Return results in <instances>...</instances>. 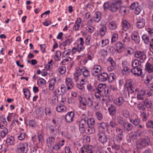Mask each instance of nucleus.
Wrapping results in <instances>:
<instances>
[{"instance_id": "nucleus-61", "label": "nucleus", "mask_w": 153, "mask_h": 153, "mask_svg": "<svg viewBox=\"0 0 153 153\" xmlns=\"http://www.w3.org/2000/svg\"><path fill=\"white\" fill-rule=\"evenodd\" d=\"M108 62L111 65H115L116 63L113 59L111 57L108 58L107 60Z\"/></svg>"}, {"instance_id": "nucleus-56", "label": "nucleus", "mask_w": 153, "mask_h": 153, "mask_svg": "<svg viewBox=\"0 0 153 153\" xmlns=\"http://www.w3.org/2000/svg\"><path fill=\"white\" fill-rule=\"evenodd\" d=\"M29 126L32 127H34L37 126V123L34 120H30L29 122Z\"/></svg>"}, {"instance_id": "nucleus-22", "label": "nucleus", "mask_w": 153, "mask_h": 153, "mask_svg": "<svg viewBox=\"0 0 153 153\" xmlns=\"http://www.w3.org/2000/svg\"><path fill=\"white\" fill-rule=\"evenodd\" d=\"M56 80L55 78H53L49 81V87L50 91H53L54 88Z\"/></svg>"}, {"instance_id": "nucleus-25", "label": "nucleus", "mask_w": 153, "mask_h": 153, "mask_svg": "<svg viewBox=\"0 0 153 153\" xmlns=\"http://www.w3.org/2000/svg\"><path fill=\"white\" fill-rule=\"evenodd\" d=\"M81 75L80 68L79 67H76L75 72L74 74V78L76 81L78 80L79 77Z\"/></svg>"}, {"instance_id": "nucleus-1", "label": "nucleus", "mask_w": 153, "mask_h": 153, "mask_svg": "<svg viewBox=\"0 0 153 153\" xmlns=\"http://www.w3.org/2000/svg\"><path fill=\"white\" fill-rule=\"evenodd\" d=\"M93 101L94 97L91 94L86 97H80L79 99V107L85 110L87 106L91 107L93 105Z\"/></svg>"}, {"instance_id": "nucleus-53", "label": "nucleus", "mask_w": 153, "mask_h": 153, "mask_svg": "<svg viewBox=\"0 0 153 153\" xmlns=\"http://www.w3.org/2000/svg\"><path fill=\"white\" fill-rule=\"evenodd\" d=\"M58 71L60 74H64L66 71V68L64 66H60L58 69Z\"/></svg>"}, {"instance_id": "nucleus-41", "label": "nucleus", "mask_w": 153, "mask_h": 153, "mask_svg": "<svg viewBox=\"0 0 153 153\" xmlns=\"http://www.w3.org/2000/svg\"><path fill=\"white\" fill-rule=\"evenodd\" d=\"M109 42V40L108 39H106L102 40L99 42V45L102 47H104L108 45Z\"/></svg>"}, {"instance_id": "nucleus-16", "label": "nucleus", "mask_w": 153, "mask_h": 153, "mask_svg": "<svg viewBox=\"0 0 153 153\" xmlns=\"http://www.w3.org/2000/svg\"><path fill=\"white\" fill-rule=\"evenodd\" d=\"M74 115V114L73 112L71 111L68 112L65 116V119L66 121L68 123L72 122Z\"/></svg>"}, {"instance_id": "nucleus-47", "label": "nucleus", "mask_w": 153, "mask_h": 153, "mask_svg": "<svg viewBox=\"0 0 153 153\" xmlns=\"http://www.w3.org/2000/svg\"><path fill=\"white\" fill-rule=\"evenodd\" d=\"M144 103L147 108H151V107L152 103L150 100L147 99H146L144 101Z\"/></svg>"}, {"instance_id": "nucleus-5", "label": "nucleus", "mask_w": 153, "mask_h": 153, "mask_svg": "<svg viewBox=\"0 0 153 153\" xmlns=\"http://www.w3.org/2000/svg\"><path fill=\"white\" fill-rule=\"evenodd\" d=\"M150 141L149 139H140L138 140L136 142V145L138 148H141L149 144Z\"/></svg>"}, {"instance_id": "nucleus-13", "label": "nucleus", "mask_w": 153, "mask_h": 153, "mask_svg": "<svg viewBox=\"0 0 153 153\" xmlns=\"http://www.w3.org/2000/svg\"><path fill=\"white\" fill-rule=\"evenodd\" d=\"M122 29L123 30L126 31L131 27L130 23L126 20L123 19L121 22Z\"/></svg>"}, {"instance_id": "nucleus-32", "label": "nucleus", "mask_w": 153, "mask_h": 153, "mask_svg": "<svg viewBox=\"0 0 153 153\" xmlns=\"http://www.w3.org/2000/svg\"><path fill=\"white\" fill-rule=\"evenodd\" d=\"M108 28L111 30H116L117 28V25L116 22L114 21L110 22L108 25Z\"/></svg>"}, {"instance_id": "nucleus-57", "label": "nucleus", "mask_w": 153, "mask_h": 153, "mask_svg": "<svg viewBox=\"0 0 153 153\" xmlns=\"http://www.w3.org/2000/svg\"><path fill=\"white\" fill-rule=\"evenodd\" d=\"M87 88L88 90L90 91H94V88L93 86L92 85L91 83H88L87 85Z\"/></svg>"}, {"instance_id": "nucleus-52", "label": "nucleus", "mask_w": 153, "mask_h": 153, "mask_svg": "<svg viewBox=\"0 0 153 153\" xmlns=\"http://www.w3.org/2000/svg\"><path fill=\"white\" fill-rule=\"evenodd\" d=\"M106 28L105 27H103L101 28L100 30V34L102 36H104L106 32Z\"/></svg>"}, {"instance_id": "nucleus-64", "label": "nucleus", "mask_w": 153, "mask_h": 153, "mask_svg": "<svg viewBox=\"0 0 153 153\" xmlns=\"http://www.w3.org/2000/svg\"><path fill=\"white\" fill-rule=\"evenodd\" d=\"M147 127L153 129V121L150 120L146 124Z\"/></svg>"}, {"instance_id": "nucleus-19", "label": "nucleus", "mask_w": 153, "mask_h": 153, "mask_svg": "<svg viewBox=\"0 0 153 153\" xmlns=\"http://www.w3.org/2000/svg\"><path fill=\"white\" fill-rule=\"evenodd\" d=\"M81 19L80 18H78L75 22L73 29L75 30H78L81 25Z\"/></svg>"}, {"instance_id": "nucleus-51", "label": "nucleus", "mask_w": 153, "mask_h": 153, "mask_svg": "<svg viewBox=\"0 0 153 153\" xmlns=\"http://www.w3.org/2000/svg\"><path fill=\"white\" fill-rule=\"evenodd\" d=\"M142 39L146 44L148 43L149 41V38L148 36L146 34H143L142 36Z\"/></svg>"}, {"instance_id": "nucleus-46", "label": "nucleus", "mask_w": 153, "mask_h": 153, "mask_svg": "<svg viewBox=\"0 0 153 153\" xmlns=\"http://www.w3.org/2000/svg\"><path fill=\"white\" fill-rule=\"evenodd\" d=\"M108 77L109 82L111 83L115 79L116 76L114 73H111Z\"/></svg>"}, {"instance_id": "nucleus-24", "label": "nucleus", "mask_w": 153, "mask_h": 153, "mask_svg": "<svg viewBox=\"0 0 153 153\" xmlns=\"http://www.w3.org/2000/svg\"><path fill=\"white\" fill-rule=\"evenodd\" d=\"M126 62L123 63V68L122 70V72L124 74H128L131 71V70L128 68L126 65Z\"/></svg>"}, {"instance_id": "nucleus-62", "label": "nucleus", "mask_w": 153, "mask_h": 153, "mask_svg": "<svg viewBox=\"0 0 153 153\" xmlns=\"http://www.w3.org/2000/svg\"><path fill=\"white\" fill-rule=\"evenodd\" d=\"M96 116L99 120H101L103 118V116L102 114L99 111H97L96 112Z\"/></svg>"}, {"instance_id": "nucleus-30", "label": "nucleus", "mask_w": 153, "mask_h": 153, "mask_svg": "<svg viewBox=\"0 0 153 153\" xmlns=\"http://www.w3.org/2000/svg\"><path fill=\"white\" fill-rule=\"evenodd\" d=\"M23 91L25 98L29 100L31 96L30 92L29 90L27 88L23 89Z\"/></svg>"}, {"instance_id": "nucleus-48", "label": "nucleus", "mask_w": 153, "mask_h": 153, "mask_svg": "<svg viewBox=\"0 0 153 153\" xmlns=\"http://www.w3.org/2000/svg\"><path fill=\"white\" fill-rule=\"evenodd\" d=\"M138 60L137 59H134L132 62V66L133 68L139 67H138L139 64Z\"/></svg>"}, {"instance_id": "nucleus-3", "label": "nucleus", "mask_w": 153, "mask_h": 153, "mask_svg": "<svg viewBox=\"0 0 153 153\" xmlns=\"http://www.w3.org/2000/svg\"><path fill=\"white\" fill-rule=\"evenodd\" d=\"M125 87L127 88L129 93H133L138 91L137 88H135L132 84L131 81L130 80H128L124 85Z\"/></svg>"}, {"instance_id": "nucleus-17", "label": "nucleus", "mask_w": 153, "mask_h": 153, "mask_svg": "<svg viewBox=\"0 0 153 153\" xmlns=\"http://www.w3.org/2000/svg\"><path fill=\"white\" fill-rule=\"evenodd\" d=\"M108 74L105 72L101 74L98 76V79L100 82H104L106 81L108 78Z\"/></svg>"}, {"instance_id": "nucleus-54", "label": "nucleus", "mask_w": 153, "mask_h": 153, "mask_svg": "<svg viewBox=\"0 0 153 153\" xmlns=\"http://www.w3.org/2000/svg\"><path fill=\"white\" fill-rule=\"evenodd\" d=\"M46 82V81L43 78L39 79L37 81V83L39 85H44Z\"/></svg>"}, {"instance_id": "nucleus-55", "label": "nucleus", "mask_w": 153, "mask_h": 153, "mask_svg": "<svg viewBox=\"0 0 153 153\" xmlns=\"http://www.w3.org/2000/svg\"><path fill=\"white\" fill-rule=\"evenodd\" d=\"M118 36L117 34L115 33L112 36L111 42H114L117 41L118 39Z\"/></svg>"}, {"instance_id": "nucleus-26", "label": "nucleus", "mask_w": 153, "mask_h": 153, "mask_svg": "<svg viewBox=\"0 0 153 153\" xmlns=\"http://www.w3.org/2000/svg\"><path fill=\"white\" fill-rule=\"evenodd\" d=\"M81 74L82 73L83 76L85 77H87L90 75V73L88 69L85 67H83L80 68Z\"/></svg>"}, {"instance_id": "nucleus-8", "label": "nucleus", "mask_w": 153, "mask_h": 153, "mask_svg": "<svg viewBox=\"0 0 153 153\" xmlns=\"http://www.w3.org/2000/svg\"><path fill=\"white\" fill-rule=\"evenodd\" d=\"M18 149L23 153H26L28 151V148L27 143H20L18 147Z\"/></svg>"}, {"instance_id": "nucleus-36", "label": "nucleus", "mask_w": 153, "mask_h": 153, "mask_svg": "<svg viewBox=\"0 0 153 153\" xmlns=\"http://www.w3.org/2000/svg\"><path fill=\"white\" fill-rule=\"evenodd\" d=\"M110 115H114L116 112V108L114 105H111L108 108Z\"/></svg>"}, {"instance_id": "nucleus-37", "label": "nucleus", "mask_w": 153, "mask_h": 153, "mask_svg": "<svg viewBox=\"0 0 153 153\" xmlns=\"http://www.w3.org/2000/svg\"><path fill=\"white\" fill-rule=\"evenodd\" d=\"M145 94V91L143 90H141L137 93V97L138 100H143V96Z\"/></svg>"}, {"instance_id": "nucleus-28", "label": "nucleus", "mask_w": 153, "mask_h": 153, "mask_svg": "<svg viewBox=\"0 0 153 153\" xmlns=\"http://www.w3.org/2000/svg\"><path fill=\"white\" fill-rule=\"evenodd\" d=\"M15 139L12 136H7L6 139V143L8 145H13Z\"/></svg>"}, {"instance_id": "nucleus-59", "label": "nucleus", "mask_w": 153, "mask_h": 153, "mask_svg": "<svg viewBox=\"0 0 153 153\" xmlns=\"http://www.w3.org/2000/svg\"><path fill=\"white\" fill-rule=\"evenodd\" d=\"M86 28V30L90 33L93 32L94 29L93 27L90 25H88Z\"/></svg>"}, {"instance_id": "nucleus-39", "label": "nucleus", "mask_w": 153, "mask_h": 153, "mask_svg": "<svg viewBox=\"0 0 153 153\" xmlns=\"http://www.w3.org/2000/svg\"><path fill=\"white\" fill-rule=\"evenodd\" d=\"M130 121L131 123H132L135 125H138L140 123V120L139 118H137L134 120V119L133 117L132 116H131V117L129 118Z\"/></svg>"}, {"instance_id": "nucleus-18", "label": "nucleus", "mask_w": 153, "mask_h": 153, "mask_svg": "<svg viewBox=\"0 0 153 153\" xmlns=\"http://www.w3.org/2000/svg\"><path fill=\"white\" fill-rule=\"evenodd\" d=\"M131 38L132 40H134L137 43H138L140 41L139 34L136 31L133 32L131 35Z\"/></svg>"}, {"instance_id": "nucleus-40", "label": "nucleus", "mask_w": 153, "mask_h": 153, "mask_svg": "<svg viewBox=\"0 0 153 153\" xmlns=\"http://www.w3.org/2000/svg\"><path fill=\"white\" fill-rule=\"evenodd\" d=\"M54 141V138L52 137H49L47 139V144L49 146H51L53 144Z\"/></svg>"}, {"instance_id": "nucleus-60", "label": "nucleus", "mask_w": 153, "mask_h": 153, "mask_svg": "<svg viewBox=\"0 0 153 153\" xmlns=\"http://www.w3.org/2000/svg\"><path fill=\"white\" fill-rule=\"evenodd\" d=\"M94 132L95 129L93 127H89L87 129V133L88 134L94 133Z\"/></svg>"}, {"instance_id": "nucleus-34", "label": "nucleus", "mask_w": 153, "mask_h": 153, "mask_svg": "<svg viewBox=\"0 0 153 153\" xmlns=\"http://www.w3.org/2000/svg\"><path fill=\"white\" fill-rule=\"evenodd\" d=\"M101 19V13L100 12H96L94 16L93 20L96 22H99Z\"/></svg>"}, {"instance_id": "nucleus-20", "label": "nucleus", "mask_w": 153, "mask_h": 153, "mask_svg": "<svg viewBox=\"0 0 153 153\" xmlns=\"http://www.w3.org/2000/svg\"><path fill=\"white\" fill-rule=\"evenodd\" d=\"M116 51L118 53H121L123 51L124 46L123 44L120 42H117L115 45Z\"/></svg>"}, {"instance_id": "nucleus-50", "label": "nucleus", "mask_w": 153, "mask_h": 153, "mask_svg": "<svg viewBox=\"0 0 153 153\" xmlns=\"http://www.w3.org/2000/svg\"><path fill=\"white\" fill-rule=\"evenodd\" d=\"M59 88L61 91V95H63L65 94L66 92V88L65 86L64 85H62Z\"/></svg>"}, {"instance_id": "nucleus-43", "label": "nucleus", "mask_w": 153, "mask_h": 153, "mask_svg": "<svg viewBox=\"0 0 153 153\" xmlns=\"http://www.w3.org/2000/svg\"><path fill=\"white\" fill-rule=\"evenodd\" d=\"M97 125L99 128L105 129L107 128L108 126V123H107L102 122L98 123Z\"/></svg>"}, {"instance_id": "nucleus-9", "label": "nucleus", "mask_w": 153, "mask_h": 153, "mask_svg": "<svg viewBox=\"0 0 153 153\" xmlns=\"http://www.w3.org/2000/svg\"><path fill=\"white\" fill-rule=\"evenodd\" d=\"M98 140L101 143L104 144L106 142L108 137L105 133L103 132H100L98 134Z\"/></svg>"}, {"instance_id": "nucleus-12", "label": "nucleus", "mask_w": 153, "mask_h": 153, "mask_svg": "<svg viewBox=\"0 0 153 153\" xmlns=\"http://www.w3.org/2000/svg\"><path fill=\"white\" fill-rule=\"evenodd\" d=\"M102 70L101 67L99 65H95L92 71V74L94 76L98 75L101 72Z\"/></svg>"}, {"instance_id": "nucleus-7", "label": "nucleus", "mask_w": 153, "mask_h": 153, "mask_svg": "<svg viewBox=\"0 0 153 153\" xmlns=\"http://www.w3.org/2000/svg\"><path fill=\"white\" fill-rule=\"evenodd\" d=\"M79 153H93L92 147L91 145H84L79 151Z\"/></svg>"}, {"instance_id": "nucleus-23", "label": "nucleus", "mask_w": 153, "mask_h": 153, "mask_svg": "<svg viewBox=\"0 0 153 153\" xmlns=\"http://www.w3.org/2000/svg\"><path fill=\"white\" fill-rule=\"evenodd\" d=\"M66 84L68 89H70L73 87V82L70 78H67L65 80Z\"/></svg>"}, {"instance_id": "nucleus-6", "label": "nucleus", "mask_w": 153, "mask_h": 153, "mask_svg": "<svg viewBox=\"0 0 153 153\" xmlns=\"http://www.w3.org/2000/svg\"><path fill=\"white\" fill-rule=\"evenodd\" d=\"M123 131L120 128H117L116 129V134L114 139V140L119 142L122 140L123 137Z\"/></svg>"}, {"instance_id": "nucleus-58", "label": "nucleus", "mask_w": 153, "mask_h": 153, "mask_svg": "<svg viewBox=\"0 0 153 153\" xmlns=\"http://www.w3.org/2000/svg\"><path fill=\"white\" fill-rule=\"evenodd\" d=\"M95 123L94 120L92 118H89L87 121V124L88 126L93 125Z\"/></svg>"}, {"instance_id": "nucleus-45", "label": "nucleus", "mask_w": 153, "mask_h": 153, "mask_svg": "<svg viewBox=\"0 0 153 153\" xmlns=\"http://www.w3.org/2000/svg\"><path fill=\"white\" fill-rule=\"evenodd\" d=\"M16 114L13 113H9L7 117V119L8 122L14 119Z\"/></svg>"}, {"instance_id": "nucleus-27", "label": "nucleus", "mask_w": 153, "mask_h": 153, "mask_svg": "<svg viewBox=\"0 0 153 153\" xmlns=\"http://www.w3.org/2000/svg\"><path fill=\"white\" fill-rule=\"evenodd\" d=\"M56 110L59 112H65L67 111L66 107L63 105H59L56 107Z\"/></svg>"}, {"instance_id": "nucleus-10", "label": "nucleus", "mask_w": 153, "mask_h": 153, "mask_svg": "<svg viewBox=\"0 0 153 153\" xmlns=\"http://www.w3.org/2000/svg\"><path fill=\"white\" fill-rule=\"evenodd\" d=\"M135 56L136 58L139 59L141 62H143L146 58V54L144 52L138 51L135 53Z\"/></svg>"}, {"instance_id": "nucleus-31", "label": "nucleus", "mask_w": 153, "mask_h": 153, "mask_svg": "<svg viewBox=\"0 0 153 153\" xmlns=\"http://www.w3.org/2000/svg\"><path fill=\"white\" fill-rule=\"evenodd\" d=\"M124 101L123 98L122 97H119L114 100V103L117 105H120Z\"/></svg>"}, {"instance_id": "nucleus-2", "label": "nucleus", "mask_w": 153, "mask_h": 153, "mask_svg": "<svg viewBox=\"0 0 153 153\" xmlns=\"http://www.w3.org/2000/svg\"><path fill=\"white\" fill-rule=\"evenodd\" d=\"M121 2V0H119L111 4L108 2L105 3L104 5V10H106L108 8L112 11L115 12L117 10Z\"/></svg>"}, {"instance_id": "nucleus-21", "label": "nucleus", "mask_w": 153, "mask_h": 153, "mask_svg": "<svg viewBox=\"0 0 153 153\" xmlns=\"http://www.w3.org/2000/svg\"><path fill=\"white\" fill-rule=\"evenodd\" d=\"M145 23V20L143 19H139L136 23L137 27L139 28L143 27Z\"/></svg>"}, {"instance_id": "nucleus-44", "label": "nucleus", "mask_w": 153, "mask_h": 153, "mask_svg": "<svg viewBox=\"0 0 153 153\" xmlns=\"http://www.w3.org/2000/svg\"><path fill=\"white\" fill-rule=\"evenodd\" d=\"M61 53L60 51H57L55 53L54 59L56 61H59L61 59Z\"/></svg>"}, {"instance_id": "nucleus-49", "label": "nucleus", "mask_w": 153, "mask_h": 153, "mask_svg": "<svg viewBox=\"0 0 153 153\" xmlns=\"http://www.w3.org/2000/svg\"><path fill=\"white\" fill-rule=\"evenodd\" d=\"M8 130L7 128L3 129L0 133V136L2 138L5 137L8 133Z\"/></svg>"}, {"instance_id": "nucleus-29", "label": "nucleus", "mask_w": 153, "mask_h": 153, "mask_svg": "<svg viewBox=\"0 0 153 153\" xmlns=\"http://www.w3.org/2000/svg\"><path fill=\"white\" fill-rule=\"evenodd\" d=\"M128 8L127 7L122 6L121 7L119 12L123 16H125L128 12Z\"/></svg>"}, {"instance_id": "nucleus-35", "label": "nucleus", "mask_w": 153, "mask_h": 153, "mask_svg": "<svg viewBox=\"0 0 153 153\" xmlns=\"http://www.w3.org/2000/svg\"><path fill=\"white\" fill-rule=\"evenodd\" d=\"M110 146H111L112 148L115 151H117L120 149V146L119 145H116L114 143V141H111L109 144Z\"/></svg>"}, {"instance_id": "nucleus-33", "label": "nucleus", "mask_w": 153, "mask_h": 153, "mask_svg": "<svg viewBox=\"0 0 153 153\" xmlns=\"http://www.w3.org/2000/svg\"><path fill=\"white\" fill-rule=\"evenodd\" d=\"M64 142L65 141L64 140H62V141H59L58 143L55 144L53 147V149L56 150L59 149L60 147L63 145Z\"/></svg>"}, {"instance_id": "nucleus-15", "label": "nucleus", "mask_w": 153, "mask_h": 153, "mask_svg": "<svg viewBox=\"0 0 153 153\" xmlns=\"http://www.w3.org/2000/svg\"><path fill=\"white\" fill-rule=\"evenodd\" d=\"M86 124V120L85 119H83L81 120L79 123V131L81 133L85 131V127Z\"/></svg>"}, {"instance_id": "nucleus-63", "label": "nucleus", "mask_w": 153, "mask_h": 153, "mask_svg": "<svg viewBox=\"0 0 153 153\" xmlns=\"http://www.w3.org/2000/svg\"><path fill=\"white\" fill-rule=\"evenodd\" d=\"M68 45L65 41L63 42L60 45V47L62 50H65L66 49V46Z\"/></svg>"}, {"instance_id": "nucleus-42", "label": "nucleus", "mask_w": 153, "mask_h": 153, "mask_svg": "<svg viewBox=\"0 0 153 153\" xmlns=\"http://www.w3.org/2000/svg\"><path fill=\"white\" fill-rule=\"evenodd\" d=\"M23 129L21 130V131L19 133L20 134L18 137L19 140H22L25 138V133Z\"/></svg>"}, {"instance_id": "nucleus-38", "label": "nucleus", "mask_w": 153, "mask_h": 153, "mask_svg": "<svg viewBox=\"0 0 153 153\" xmlns=\"http://www.w3.org/2000/svg\"><path fill=\"white\" fill-rule=\"evenodd\" d=\"M123 126L124 128L128 131H130L132 128V125L127 122L124 123Z\"/></svg>"}, {"instance_id": "nucleus-14", "label": "nucleus", "mask_w": 153, "mask_h": 153, "mask_svg": "<svg viewBox=\"0 0 153 153\" xmlns=\"http://www.w3.org/2000/svg\"><path fill=\"white\" fill-rule=\"evenodd\" d=\"M131 72L135 76H139L142 73V70L140 67L133 68L131 70Z\"/></svg>"}, {"instance_id": "nucleus-4", "label": "nucleus", "mask_w": 153, "mask_h": 153, "mask_svg": "<svg viewBox=\"0 0 153 153\" xmlns=\"http://www.w3.org/2000/svg\"><path fill=\"white\" fill-rule=\"evenodd\" d=\"M97 91H100L102 94L106 95L109 93L108 88L105 84L99 85Z\"/></svg>"}, {"instance_id": "nucleus-11", "label": "nucleus", "mask_w": 153, "mask_h": 153, "mask_svg": "<svg viewBox=\"0 0 153 153\" xmlns=\"http://www.w3.org/2000/svg\"><path fill=\"white\" fill-rule=\"evenodd\" d=\"M146 69L149 73L153 72V59L149 60L145 65Z\"/></svg>"}]
</instances>
